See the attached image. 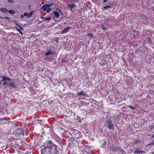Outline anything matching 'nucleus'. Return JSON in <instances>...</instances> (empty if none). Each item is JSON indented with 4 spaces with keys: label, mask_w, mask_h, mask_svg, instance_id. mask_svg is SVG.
<instances>
[{
    "label": "nucleus",
    "mask_w": 154,
    "mask_h": 154,
    "mask_svg": "<svg viewBox=\"0 0 154 154\" xmlns=\"http://www.w3.org/2000/svg\"><path fill=\"white\" fill-rule=\"evenodd\" d=\"M49 144H44L40 147L42 154H57L60 149L51 141H49Z\"/></svg>",
    "instance_id": "1"
},
{
    "label": "nucleus",
    "mask_w": 154,
    "mask_h": 154,
    "mask_svg": "<svg viewBox=\"0 0 154 154\" xmlns=\"http://www.w3.org/2000/svg\"><path fill=\"white\" fill-rule=\"evenodd\" d=\"M52 5V4L45 5L42 6V8L44 11H46L47 13H49L52 11L51 9L50 8V7Z\"/></svg>",
    "instance_id": "2"
},
{
    "label": "nucleus",
    "mask_w": 154,
    "mask_h": 154,
    "mask_svg": "<svg viewBox=\"0 0 154 154\" xmlns=\"http://www.w3.org/2000/svg\"><path fill=\"white\" fill-rule=\"evenodd\" d=\"M1 78H2V79L0 81V84L2 83L1 82L4 81L3 83V84L4 85H6L8 84V81H11V79L8 76H4L1 77Z\"/></svg>",
    "instance_id": "3"
},
{
    "label": "nucleus",
    "mask_w": 154,
    "mask_h": 154,
    "mask_svg": "<svg viewBox=\"0 0 154 154\" xmlns=\"http://www.w3.org/2000/svg\"><path fill=\"white\" fill-rule=\"evenodd\" d=\"M106 122L107 123L108 128L109 130L113 131L114 128V125L111 122L110 119H109Z\"/></svg>",
    "instance_id": "4"
},
{
    "label": "nucleus",
    "mask_w": 154,
    "mask_h": 154,
    "mask_svg": "<svg viewBox=\"0 0 154 154\" xmlns=\"http://www.w3.org/2000/svg\"><path fill=\"white\" fill-rule=\"evenodd\" d=\"M111 151L112 152H119L122 149L120 147L113 146L110 148Z\"/></svg>",
    "instance_id": "5"
},
{
    "label": "nucleus",
    "mask_w": 154,
    "mask_h": 154,
    "mask_svg": "<svg viewBox=\"0 0 154 154\" xmlns=\"http://www.w3.org/2000/svg\"><path fill=\"white\" fill-rule=\"evenodd\" d=\"M72 28L71 27H67L64 29L63 30L61 31V34H63L67 33L68 32V30Z\"/></svg>",
    "instance_id": "6"
},
{
    "label": "nucleus",
    "mask_w": 154,
    "mask_h": 154,
    "mask_svg": "<svg viewBox=\"0 0 154 154\" xmlns=\"http://www.w3.org/2000/svg\"><path fill=\"white\" fill-rule=\"evenodd\" d=\"M75 138L74 137H72V138H71V139H72L73 140V145H74L75 146H76L77 147H79V142H78L77 141H76V140H74V139Z\"/></svg>",
    "instance_id": "7"
},
{
    "label": "nucleus",
    "mask_w": 154,
    "mask_h": 154,
    "mask_svg": "<svg viewBox=\"0 0 154 154\" xmlns=\"http://www.w3.org/2000/svg\"><path fill=\"white\" fill-rule=\"evenodd\" d=\"M0 11L4 13H7L8 10L5 8H0Z\"/></svg>",
    "instance_id": "8"
},
{
    "label": "nucleus",
    "mask_w": 154,
    "mask_h": 154,
    "mask_svg": "<svg viewBox=\"0 0 154 154\" xmlns=\"http://www.w3.org/2000/svg\"><path fill=\"white\" fill-rule=\"evenodd\" d=\"M55 17L57 18H58L60 17L59 13L57 11H54L53 12Z\"/></svg>",
    "instance_id": "9"
},
{
    "label": "nucleus",
    "mask_w": 154,
    "mask_h": 154,
    "mask_svg": "<svg viewBox=\"0 0 154 154\" xmlns=\"http://www.w3.org/2000/svg\"><path fill=\"white\" fill-rule=\"evenodd\" d=\"M76 6V5L75 4H69L68 5V7H69V8H70V9L71 10H72V9L75 6Z\"/></svg>",
    "instance_id": "10"
},
{
    "label": "nucleus",
    "mask_w": 154,
    "mask_h": 154,
    "mask_svg": "<svg viewBox=\"0 0 154 154\" xmlns=\"http://www.w3.org/2000/svg\"><path fill=\"white\" fill-rule=\"evenodd\" d=\"M78 95H85L86 94H85V92L83 91H82L80 92H78L77 94Z\"/></svg>",
    "instance_id": "11"
},
{
    "label": "nucleus",
    "mask_w": 154,
    "mask_h": 154,
    "mask_svg": "<svg viewBox=\"0 0 154 154\" xmlns=\"http://www.w3.org/2000/svg\"><path fill=\"white\" fill-rule=\"evenodd\" d=\"M8 85L10 87L15 88H16L15 85L12 83H10L8 84Z\"/></svg>",
    "instance_id": "12"
},
{
    "label": "nucleus",
    "mask_w": 154,
    "mask_h": 154,
    "mask_svg": "<svg viewBox=\"0 0 154 154\" xmlns=\"http://www.w3.org/2000/svg\"><path fill=\"white\" fill-rule=\"evenodd\" d=\"M140 141L139 139L134 140L133 141V145L136 144L137 143H140Z\"/></svg>",
    "instance_id": "13"
},
{
    "label": "nucleus",
    "mask_w": 154,
    "mask_h": 154,
    "mask_svg": "<svg viewBox=\"0 0 154 154\" xmlns=\"http://www.w3.org/2000/svg\"><path fill=\"white\" fill-rule=\"evenodd\" d=\"M81 154H90L86 150V149H83L82 151Z\"/></svg>",
    "instance_id": "14"
},
{
    "label": "nucleus",
    "mask_w": 154,
    "mask_h": 154,
    "mask_svg": "<svg viewBox=\"0 0 154 154\" xmlns=\"http://www.w3.org/2000/svg\"><path fill=\"white\" fill-rule=\"evenodd\" d=\"M52 53V51H51V50H49L48 51V52L46 53L45 54L46 55V56H48V55H51V54Z\"/></svg>",
    "instance_id": "15"
},
{
    "label": "nucleus",
    "mask_w": 154,
    "mask_h": 154,
    "mask_svg": "<svg viewBox=\"0 0 154 154\" xmlns=\"http://www.w3.org/2000/svg\"><path fill=\"white\" fill-rule=\"evenodd\" d=\"M102 26V29L105 31H106L107 29V28H106V27L103 24L101 25Z\"/></svg>",
    "instance_id": "16"
},
{
    "label": "nucleus",
    "mask_w": 154,
    "mask_h": 154,
    "mask_svg": "<svg viewBox=\"0 0 154 154\" xmlns=\"http://www.w3.org/2000/svg\"><path fill=\"white\" fill-rule=\"evenodd\" d=\"M8 12H9L11 14H14L15 13V12L14 10H9V11H8Z\"/></svg>",
    "instance_id": "17"
},
{
    "label": "nucleus",
    "mask_w": 154,
    "mask_h": 154,
    "mask_svg": "<svg viewBox=\"0 0 154 154\" xmlns=\"http://www.w3.org/2000/svg\"><path fill=\"white\" fill-rule=\"evenodd\" d=\"M59 39V37H56L54 38V40L57 43H58V40Z\"/></svg>",
    "instance_id": "18"
},
{
    "label": "nucleus",
    "mask_w": 154,
    "mask_h": 154,
    "mask_svg": "<svg viewBox=\"0 0 154 154\" xmlns=\"http://www.w3.org/2000/svg\"><path fill=\"white\" fill-rule=\"evenodd\" d=\"M33 14V11H32L31 12H30L28 14H29V17H31Z\"/></svg>",
    "instance_id": "19"
},
{
    "label": "nucleus",
    "mask_w": 154,
    "mask_h": 154,
    "mask_svg": "<svg viewBox=\"0 0 154 154\" xmlns=\"http://www.w3.org/2000/svg\"><path fill=\"white\" fill-rule=\"evenodd\" d=\"M127 106L128 107L131 108V109H132L133 110H135L136 109V108L135 107H132V106Z\"/></svg>",
    "instance_id": "20"
},
{
    "label": "nucleus",
    "mask_w": 154,
    "mask_h": 154,
    "mask_svg": "<svg viewBox=\"0 0 154 154\" xmlns=\"http://www.w3.org/2000/svg\"><path fill=\"white\" fill-rule=\"evenodd\" d=\"M44 19H45V20H51V18L50 17H48L46 18L45 17V18H44Z\"/></svg>",
    "instance_id": "21"
},
{
    "label": "nucleus",
    "mask_w": 154,
    "mask_h": 154,
    "mask_svg": "<svg viewBox=\"0 0 154 154\" xmlns=\"http://www.w3.org/2000/svg\"><path fill=\"white\" fill-rule=\"evenodd\" d=\"M103 8L104 9H106L107 8H111V7L109 5H107L105 6H103Z\"/></svg>",
    "instance_id": "22"
},
{
    "label": "nucleus",
    "mask_w": 154,
    "mask_h": 154,
    "mask_svg": "<svg viewBox=\"0 0 154 154\" xmlns=\"http://www.w3.org/2000/svg\"><path fill=\"white\" fill-rule=\"evenodd\" d=\"M87 36H90L91 37H92L93 36V35L92 33H89L88 34Z\"/></svg>",
    "instance_id": "23"
},
{
    "label": "nucleus",
    "mask_w": 154,
    "mask_h": 154,
    "mask_svg": "<svg viewBox=\"0 0 154 154\" xmlns=\"http://www.w3.org/2000/svg\"><path fill=\"white\" fill-rule=\"evenodd\" d=\"M8 1L10 3H13L14 2L13 0H8Z\"/></svg>",
    "instance_id": "24"
},
{
    "label": "nucleus",
    "mask_w": 154,
    "mask_h": 154,
    "mask_svg": "<svg viewBox=\"0 0 154 154\" xmlns=\"http://www.w3.org/2000/svg\"><path fill=\"white\" fill-rule=\"evenodd\" d=\"M29 14H28L27 13H25L24 14V16L26 17H29Z\"/></svg>",
    "instance_id": "25"
},
{
    "label": "nucleus",
    "mask_w": 154,
    "mask_h": 154,
    "mask_svg": "<svg viewBox=\"0 0 154 154\" xmlns=\"http://www.w3.org/2000/svg\"><path fill=\"white\" fill-rule=\"evenodd\" d=\"M61 130L62 131H64L63 132H62V134H65V131L64 129H62V128H61Z\"/></svg>",
    "instance_id": "26"
},
{
    "label": "nucleus",
    "mask_w": 154,
    "mask_h": 154,
    "mask_svg": "<svg viewBox=\"0 0 154 154\" xmlns=\"http://www.w3.org/2000/svg\"><path fill=\"white\" fill-rule=\"evenodd\" d=\"M56 10H57L58 11L60 12V13H62V11L61 10H59V9H56Z\"/></svg>",
    "instance_id": "27"
},
{
    "label": "nucleus",
    "mask_w": 154,
    "mask_h": 154,
    "mask_svg": "<svg viewBox=\"0 0 154 154\" xmlns=\"http://www.w3.org/2000/svg\"><path fill=\"white\" fill-rule=\"evenodd\" d=\"M69 134H70V135L71 136H72V137H73V135H75V134H73V133H72V134H70V133H69ZM71 137L72 138V137H70L71 138Z\"/></svg>",
    "instance_id": "28"
},
{
    "label": "nucleus",
    "mask_w": 154,
    "mask_h": 154,
    "mask_svg": "<svg viewBox=\"0 0 154 154\" xmlns=\"http://www.w3.org/2000/svg\"><path fill=\"white\" fill-rule=\"evenodd\" d=\"M135 152H136V153H140V151L139 150H138V151H136V150H135Z\"/></svg>",
    "instance_id": "29"
},
{
    "label": "nucleus",
    "mask_w": 154,
    "mask_h": 154,
    "mask_svg": "<svg viewBox=\"0 0 154 154\" xmlns=\"http://www.w3.org/2000/svg\"><path fill=\"white\" fill-rule=\"evenodd\" d=\"M107 2V0H103V3H105V2Z\"/></svg>",
    "instance_id": "30"
},
{
    "label": "nucleus",
    "mask_w": 154,
    "mask_h": 154,
    "mask_svg": "<svg viewBox=\"0 0 154 154\" xmlns=\"http://www.w3.org/2000/svg\"><path fill=\"white\" fill-rule=\"evenodd\" d=\"M2 73L0 72V78H2L1 77H2L3 76H1Z\"/></svg>",
    "instance_id": "31"
},
{
    "label": "nucleus",
    "mask_w": 154,
    "mask_h": 154,
    "mask_svg": "<svg viewBox=\"0 0 154 154\" xmlns=\"http://www.w3.org/2000/svg\"><path fill=\"white\" fill-rule=\"evenodd\" d=\"M21 17L23 18V15H21Z\"/></svg>",
    "instance_id": "32"
},
{
    "label": "nucleus",
    "mask_w": 154,
    "mask_h": 154,
    "mask_svg": "<svg viewBox=\"0 0 154 154\" xmlns=\"http://www.w3.org/2000/svg\"><path fill=\"white\" fill-rule=\"evenodd\" d=\"M105 142H106V141H104V143H105Z\"/></svg>",
    "instance_id": "33"
},
{
    "label": "nucleus",
    "mask_w": 154,
    "mask_h": 154,
    "mask_svg": "<svg viewBox=\"0 0 154 154\" xmlns=\"http://www.w3.org/2000/svg\"><path fill=\"white\" fill-rule=\"evenodd\" d=\"M152 137H154V134L153 135V136Z\"/></svg>",
    "instance_id": "34"
}]
</instances>
